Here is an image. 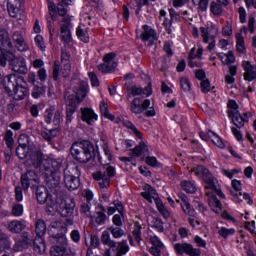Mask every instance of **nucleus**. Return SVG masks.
Masks as SVG:
<instances>
[{
	"label": "nucleus",
	"mask_w": 256,
	"mask_h": 256,
	"mask_svg": "<svg viewBox=\"0 0 256 256\" xmlns=\"http://www.w3.org/2000/svg\"><path fill=\"white\" fill-rule=\"evenodd\" d=\"M67 11H69V5L60 1L57 5L58 15H60V17H65Z\"/></svg>",
	"instance_id": "nucleus-60"
},
{
	"label": "nucleus",
	"mask_w": 256,
	"mask_h": 256,
	"mask_svg": "<svg viewBox=\"0 0 256 256\" xmlns=\"http://www.w3.org/2000/svg\"><path fill=\"white\" fill-rule=\"evenodd\" d=\"M70 151L73 159L78 163H89L95 160V146L89 140L75 142Z\"/></svg>",
	"instance_id": "nucleus-1"
},
{
	"label": "nucleus",
	"mask_w": 256,
	"mask_h": 256,
	"mask_svg": "<svg viewBox=\"0 0 256 256\" xmlns=\"http://www.w3.org/2000/svg\"><path fill=\"white\" fill-rule=\"evenodd\" d=\"M174 251H176L177 255L201 256V249L195 248L187 242L176 243L174 245Z\"/></svg>",
	"instance_id": "nucleus-9"
},
{
	"label": "nucleus",
	"mask_w": 256,
	"mask_h": 256,
	"mask_svg": "<svg viewBox=\"0 0 256 256\" xmlns=\"http://www.w3.org/2000/svg\"><path fill=\"white\" fill-rule=\"evenodd\" d=\"M44 121L48 125H50V123H53V125L57 127L59 123H61V112L55 109V107H50L49 109H46L44 113Z\"/></svg>",
	"instance_id": "nucleus-15"
},
{
	"label": "nucleus",
	"mask_w": 256,
	"mask_h": 256,
	"mask_svg": "<svg viewBox=\"0 0 256 256\" xmlns=\"http://www.w3.org/2000/svg\"><path fill=\"white\" fill-rule=\"evenodd\" d=\"M45 95V87L35 85L32 90V97L34 99H39V97H43Z\"/></svg>",
	"instance_id": "nucleus-55"
},
{
	"label": "nucleus",
	"mask_w": 256,
	"mask_h": 256,
	"mask_svg": "<svg viewBox=\"0 0 256 256\" xmlns=\"http://www.w3.org/2000/svg\"><path fill=\"white\" fill-rule=\"evenodd\" d=\"M81 119L87 125H94L98 119L97 114L91 108H81Z\"/></svg>",
	"instance_id": "nucleus-23"
},
{
	"label": "nucleus",
	"mask_w": 256,
	"mask_h": 256,
	"mask_svg": "<svg viewBox=\"0 0 256 256\" xmlns=\"http://www.w3.org/2000/svg\"><path fill=\"white\" fill-rule=\"evenodd\" d=\"M29 247V238L24 236L22 239L18 240L14 245V251H23Z\"/></svg>",
	"instance_id": "nucleus-48"
},
{
	"label": "nucleus",
	"mask_w": 256,
	"mask_h": 256,
	"mask_svg": "<svg viewBox=\"0 0 256 256\" xmlns=\"http://www.w3.org/2000/svg\"><path fill=\"white\" fill-rule=\"evenodd\" d=\"M127 93H131L132 97H149L153 93V90L151 89V84H149L145 88H141L139 86H126Z\"/></svg>",
	"instance_id": "nucleus-17"
},
{
	"label": "nucleus",
	"mask_w": 256,
	"mask_h": 256,
	"mask_svg": "<svg viewBox=\"0 0 256 256\" xmlns=\"http://www.w3.org/2000/svg\"><path fill=\"white\" fill-rule=\"evenodd\" d=\"M26 227L25 220H11L8 222L7 229L10 233H21Z\"/></svg>",
	"instance_id": "nucleus-33"
},
{
	"label": "nucleus",
	"mask_w": 256,
	"mask_h": 256,
	"mask_svg": "<svg viewBox=\"0 0 256 256\" xmlns=\"http://www.w3.org/2000/svg\"><path fill=\"white\" fill-rule=\"evenodd\" d=\"M76 35L78 39H80V41H83V43H89V32L87 31V29L78 26L76 28Z\"/></svg>",
	"instance_id": "nucleus-44"
},
{
	"label": "nucleus",
	"mask_w": 256,
	"mask_h": 256,
	"mask_svg": "<svg viewBox=\"0 0 256 256\" xmlns=\"http://www.w3.org/2000/svg\"><path fill=\"white\" fill-rule=\"evenodd\" d=\"M11 215H13V217H21V215H23V205L15 204L12 207Z\"/></svg>",
	"instance_id": "nucleus-62"
},
{
	"label": "nucleus",
	"mask_w": 256,
	"mask_h": 256,
	"mask_svg": "<svg viewBox=\"0 0 256 256\" xmlns=\"http://www.w3.org/2000/svg\"><path fill=\"white\" fill-rule=\"evenodd\" d=\"M228 110L227 115H237L239 113V104L235 100H229L227 103Z\"/></svg>",
	"instance_id": "nucleus-49"
},
{
	"label": "nucleus",
	"mask_w": 256,
	"mask_h": 256,
	"mask_svg": "<svg viewBox=\"0 0 256 256\" xmlns=\"http://www.w3.org/2000/svg\"><path fill=\"white\" fill-rule=\"evenodd\" d=\"M34 251L39 255H43L47 251V245L45 244V239L36 237L33 242Z\"/></svg>",
	"instance_id": "nucleus-38"
},
{
	"label": "nucleus",
	"mask_w": 256,
	"mask_h": 256,
	"mask_svg": "<svg viewBox=\"0 0 256 256\" xmlns=\"http://www.w3.org/2000/svg\"><path fill=\"white\" fill-rule=\"evenodd\" d=\"M115 175V167L107 166L105 170H100L92 174L93 179L98 182L100 189H109L111 179Z\"/></svg>",
	"instance_id": "nucleus-5"
},
{
	"label": "nucleus",
	"mask_w": 256,
	"mask_h": 256,
	"mask_svg": "<svg viewBox=\"0 0 256 256\" xmlns=\"http://www.w3.org/2000/svg\"><path fill=\"white\" fill-rule=\"evenodd\" d=\"M218 235L222 237V239H229V237H233L235 235V228H227V227H217Z\"/></svg>",
	"instance_id": "nucleus-43"
},
{
	"label": "nucleus",
	"mask_w": 256,
	"mask_h": 256,
	"mask_svg": "<svg viewBox=\"0 0 256 256\" xmlns=\"http://www.w3.org/2000/svg\"><path fill=\"white\" fill-rule=\"evenodd\" d=\"M58 211L62 217H71L75 211V200L73 198H65L62 196Z\"/></svg>",
	"instance_id": "nucleus-12"
},
{
	"label": "nucleus",
	"mask_w": 256,
	"mask_h": 256,
	"mask_svg": "<svg viewBox=\"0 0 256 256\" xmlns=\"http://www.w3.org/2000/svg\"><path fill=\"white\" fill-rule=\"evenodd\" d=\"M7 249H11V238L2 233L0 234V251H6Z\"/></svg>",
	"instance_id": "nucleus-45"
},
{
	"label": "nucleus",
	"mask_w": 256,
	"mask_h": 256,
	"mask_svg": "<svg viewBox=\"0 0 256 256\" xmlns=\"http://www.w3.org/2000/svg\"><path fill=\"white\" fill-rule=\"evenodd\" d=\"M7 11L13 19H17L21 15V0H8Z\"/></svg>",
	"instance_id": "nucleus-27"
},
{
	"label": "nucleus",
	"mask_w": 256,
	"mask_h": 256,
	"mask_svg": "<svg viewBox=\"0 0 256 256\" xmlns=\"http://www.w3.org/2000/svg\"><path fill=\"white\" fill-rule=\"evenodd\" d=\"M117 54L110 52L104 55L103 63L98 65L100 73H113L117 69Z\"/></svg>",
	"instance_id": "nucleus-7"
},
{
	"label": "nucleus",
	"mask_w": 256,
	"mask_h": 256,
	"mask_svg": "<svg viewBox=\"0 0 256 256\" xmlns=\"http://www.w3.org/2000/svg\"><path fill=\"white\" fill-rule=\"evenodd\" d=\"M62 23L63 24L60 27L62 39L65 43H71V29L73 28L71 17H64Z\"/></svg>",
	"instance_id": "nucleus-18"
},
{
	"label": "nucleus",
	"mask_w": 256,
	"mask_h": 256,
	"mask_svg": "<svg viewBox=\"0 0 256 256\" xmlns=\"http://www.w3.org/2000/svg\"><path fill=\"white\" fill-rule=\"evenodd\" d=\"M141 229V224H139V222H136L133 227L132 235L137 243H141Z\"/></svg>",
	"instance_id": "nucleus-54"
},
{
	"label": "nucleus",
	"mask_w": 256,
	"mask_h": 256,
	"mask_svg": "<svg viewBox=\"0 0 256 256\" xmlns=\"http://www.w3.org/2000/svg\"><path fill=\"white\" fill-rule=\"evenodd\" d=\"M71 54L69 52L62 50L61 54V70L60 73L63 77H69L71 73Z\"/></svg>",
	"instance_id": "nucleus-20"
},
{
	"label": "nucleus",
	"mask_w": 256,
	"mask_h": 256,
	"mask_svg": "<svg viewBox=\"0 0 256 256\" xmlns=\"http://www.w3.org/2000/svg\"><path fill=\"white\" fill-rule=\"evenodd\" d=\"M228 117L238 129H241V127L245 126V123L249 122V116L247 113L241 115V113L237 112V114H230Z\"/></svg>",
	"instance_id": "nucleus-29"
},
{
	"label": "nucleus",
	"mask_w": 256,
	"mask_h": 256,
	"mask_svg": "<svg viewBox=\"0 0 256 256\" xmlns=\"http://www.w3.org/2000/svg\"><path fill=\"white\" fill-rule=\"evenodd\" d=\"M13 43L18 51H29V46L25 42V38L19 31H15L12 34Z\"/></svg>",
	"instance_id": "nucleus-28"
},
{
	"label": "nucleus",
	"mask_w": 256,
	"mask_h": 256,
	"mask_svg": "<svg viewBox=\"0 0 256 256\" xmlns=\"http://www.w3.org/2000/svg\"><path fill=\"white\" fill-rule=\"evenodd\" d=\"M192 173L196 175V177H199L204 181L205 189L206 191H210V193H213L214 195H218V197H221V199H225V194L221 191L219 187H217V180L211 174L209 169L205 168L203 165H199L192 169Z\"/></svg>",
	"instance_id": "nucleus-2"
},
{
	"label": "nucleus",
	"mask_w": 256,
	"mask_h": 256,
	"mask_svg": "<svg viewBox=\"0 0 256 256\" xmlns=\"http://www.w3.org/2000/svg\"><path fill=\"white\" fill-rule=\"evenodd\" d=\"M50 243H56V245H54L50 248V256L68 255L67 247L69 245V242L67 241V239H64V241L50 240Z\"/></svg>",
	"instance_id": "nucleus-16"
},
{
	"label": "nucleus",
	"mask_w": 256,
	"mask_h": 256,
	"mask_svg": "<svg viewBox=\"0 0 256 256\" xmlns=\"http://www.w3.org/2000/svg\"><path fill=\"white\" fill-rule=\"evenodd\" d=\"M101 241L103 245H107L108 247H110V249H115V247H117V242L111 239V234H109V231H104L102 233Z\"/></svg>",
	"instance_id": "nucleus-41"
},
{
	"label": "nucleus",
	"mask_w": 256,
	"mask_h": 256,
	"mask_svg": "<svg viewBox=\"0 0 256 256\" xmlns=\"http://www.w3.org/2000/svg\"><path fill=\"white\" fill-rule=\"evenodd\" d=\"M61 160L57 159H46L44 161V172L42 174L46 179H51L59 169H61Z\"/></svg>",
	"instance_id": "nucleus-11"
},
{
	"label": "nucleus",
	"mask_w": 256,
	"mask_h": 256,
	"mask_svg": "<svg viewBox=\"0 0 256 256\" xmlns=\"http://www.w3.org/2000/svg\"><path fill=\"white\" fill-rule=\"evenodd\" d=\"M143 30L141 34L142 41L148 42L150 46L153 45V42L157 41V32L149 25H144Z\"/></svg>",
	"instance_id": "nucleus-24"
},
{
	"label": "nucleus",
	"mask_w": 256,
	"mask_h": 256,
	"mask_svg": "<svg viewBox=\"0 0 256 256\" xmlns=\"http://www.w3.org/2000/svg\"><path fill=\"white\" fill-rule=\"evenodd\" d=\"M151 105V100L145 99L142 100L141 97H135L130 102V111L134 113V115H141L144 111H147Z\"/></svg>",
	"instance_id": "nucleus-10"
},
{
	"label": "nucleus",
	"mask_w": 256,
	"mask_h": 256,
	"mask_svg": "<svg viewBox=\"0 0 256 256\" xmlns=\"http://www.w3.org/2000/svg\"><path fill=\"white\" fill-rule=\"evenodd\" d=\"M152 227L156 229L158 233H163L165 231V227L163 226V220L161 218H154L152 220Z\"/></svg>",
	"instance_id": "nucleus-57"
},
{
	"label": "nucleus",
	"mask_w": 256,
	"mask_h": 256,
	"mask_svg": "<svg viewBox=\"0 0 256 256\" xmlns=\"http://www.w3.org/2000/svg\"><path fill=\"white\" fill-rule=\"evenodd\" d=\"M45 161H47V158H45L43 152L41 150H36L29 155L26 165L38 169L40 175H43L45 171Z\"/></svg>",
	"instance_id": "nucleus-6"
},
{
	"label": "nucleus",
	"mask_w": 256,
	"mask_h": 256,
	"mask_svg": "<svg viewBox=\"0 0 256 256\" xmlns=\"http://www.w3.org/2000/svg\"><path fill=\"white\" fill-rule=\"evenodd\" d=\"M124 126H126L127 129H130V131L136 136L138 137V139H141L142 138V135H141V131H139L137 129V127H135L133 125V123L131 121H125L124 122Z\"/></svg>",
	"instance_id": "nucleus-58"
},
{
	"label": "nucleus",
	"mask_w": 256,
	"mask_h": 256,
	"mask_svg": "<svg viewBox=\"0 0 256 256\" xmlns=\"http://www.w3.org/2000/svg\"><path fill=\"white\" fill-rule=\"evenodd\" d=\"M210 13H213L215 17H221L223 15V6L220 3L212 1L210 3Z\"/></svg>",
	"instance_id": "nucleus-46"
},
{
	"label": "nucleus",
	"mask_w": 256,
	"mask_h": 256,
	"mask_svg": "<svg viewBox=\"0 0 256 256\" xmlns=\"http://www.w3.org/2000/svg\"><path fill=\"white\" fill-rule=\"evenodd\" d=\"M89 88V85L86 82H81L79 85L78 90L76 91V98L79 102L83 101L85 97H87V89Z\"/></svg>",
	"instance_id": "nucleus-42"
},
{
	"label": "nucleus",
	"mask_w": 256,
	"mask_h": 256,
	"mask_svg": "<svg viewBox=\"0 0 256 256\" xmlns=\"http://www.w3.org/2000/svg\"><path fill=\"white\" fill-rule=\"evenodd\" d=\"M133 155L135 157H141V155H149V148L145 144V142H140L139 145H137L133 150H132Z\"/></svg>",
	"instance_id": "nucleus-40"
},
{
	"label": "nucleus",
	"mask_w": 256,
	"mask_h": 256,
	"mask_svg": "<svg viewBox=\"0 0 256 256\" xmlns=\"http://www.w3.org/2000/svg\"><path fill=\"white\" fill-rule=\"evenodd\" d=\"M9 65L12 71L15 73H27V66L25 65V60H20L19 58L12 56L9 60Z\"/></svg>",
	"instance_id": "nucleus-25"
},
{
	"label": "nucleus",
	"mask_w": 256,
	"mask_h": 256,
	"mask_svg": "<svg viewBox=\"0 0 256 256\" xmlns=\"http://www.w3.org/2000/svg\"><path fill=\"white\" fill-rule=\"evenodd\" d=\"M13 49V42H11V37H9V32L5 29H0V51L1 53H9Z\"/></svg>",
	"instance_id": "nucleus-19"
},
{
	"label": "nucleus",
	"mask_w": 256,
	"mask_h": 256,
	"mask_svg": "<svg viewBox=\"0 0 256 256\" xmlns=\"http://www.w3.org/2000/svg\"><path fill=\"white\" fill-rule=\"evenodd\" d=\"M119 249L115 256H123L129 253V244H127V240H122L118 243Z\"/></svg>",
	"instance_id": "nucleus-51"
},
{
	"label": "nucleus",
	"mask_w": 256,
	"mask_h": 256,
	"mask_svg": "<svg viewBox=\"0 0 256 256\" xmlns=\"http://www.w3.org/2000/svg\"><path fill=\"white\" fill-rule=\"evenodd\" d=\"M80 212L86 217H91V203L87 202L81 205Z\"/></svg>",
	"instance_id": "nucleus-64"
},
{
	"label": "nucleus",
	"mask_w": 256,
	"mask_h": 256,
	"mask_svg": "<svg viewBox=\"0 0 256 256\" xmlns=\"http://www.w3.org/2000/svg\"><path fill=\"white\" fill-rule=\"evenodd\" d=\"M242 67L244 70L245 81H255L256 79V65L251 64L249 61H243Z\"/></svg>",
	"instance_id": "nucleus-26"
},
{
	"label": "nucleus",
	"mask_w": 256,
	"mask_h": 256,
	"mask_svg": "<svg viewBox=\"0 0 256 256\" xmlns=\"http://www.w3.org/2000/svg\"><path fill=\"white\" fill-rule=\"evenodd\" d=\"M69 225H73L72 219L52 221L48 227L49 241H65Z\"/></svg>",
	"instance_id": "nucleus-3"
},
{
	"label": "nucleus",
	"mask_w": 256,
	"mask_h": 256,
	"mask_svg": "<svg viewBox=\"0 0 256 256\" xmlns=\"http://www.w3.org/2000/svg\"><path fill=\"white\" fill-rule=\"evenodd\" d=\"M79 177H81V170L77 164H69L64 169V183L69 191L79 189L81 185Z\"/></svg>",
	"instance_id": "nucleus-4"
},
{
	"label": "nucleus",
	"mask_w": 256,
	"mask_h": 256,
	"mask_svg": "<svg viewBox=\"0 0 256 256\" xmlns=\"http://www.w3.org/2000/svg\"><path fill=\"white\" fill-rule=\"evenodd\" d=\"M4 141L8 147V149H11L13 147V144L15 143V140H13V131L7 130L4 135Z\"/></svg>",
	"instance_id": "nucleus-59"
},
{
	"label": "nucleus",
	"mask_w": 256,
	"mask_h": 256,
	"mask_svg": "<svg viewBox=\"0 0 256 256\" xmlns=\"http://www.w3.org/2000/svg\"><path fill=\"white\" fill-rule=\"evenodd\" d=\"M236 51L238 53H245V39L242 33L236 34Z\"/></svg>",
	"instance_id": "nucleus-47"
},
{
	"label": "nucleus",
	"mask_w": 256,
	"mask_h": 256,
	"mask_svg": "<svg viewBox=\"0 0 256 256\" xmlns=\"http://www.w3.org/2000/svg\"><path fill=\"white\" fill-rule=\"evenodd\" d=\"M49 197V190L47 187L41 185L36 188V199L40 205H45L47 198Z\"/></svg>",
	"instance_id": "nucleus-34"
},
{
	"label": "nucleus",
	"mask_w": 256,
	"mask_h": 256,
	"mask_svg": "<svg viewBox=\"0 0 256 256\" xmlns=\"http://www.w3.org/2000/svg\"><path fill=\"white\" fill-rule=\"evenodd\" d=\"M62 200L63 194L61 193L48 194V198L45 201L46 208L50 213L52 211H58Z\"/></svg>",
	"instance_id": "nucleus-14"
},
{
	"label": "nucleus",
	"mask_w": 256,
	"mask_h": 256,
	"mask_svg": "<svg viewBox=\"0 0 256 256\" xmlns=\"http://www.w3.org/2000/svg\"><path fill=\"white\" fill-rule=\"evenodd\" d=\"M13 97L16 101H23L29 95V89L23 85H17L13 90Z\"/></svg>",
	"instance_id": "nucleus-35"
},
{
	"label": "nucleus",
	"mask_w": 256,
	"mask_h": 256,
	"mask_svg": "<svg viewBox=\"0 0 256 256\" xmlns=\"http://www.w3.org/2000/svg\"><path fill=\"white\" fill-rule=\"evenodd\" d=\"M180 187L183 189V191L190 193L191 195L197 193V185H195L190 180H182L180 182Z\"/></svg>",
	"instance_id": "nucleus-39"
},
{
	"label": "nucleus",
	"mask_w": 256,
	"mask_h": 256,
	"mask_svg": "<svg viewBox=\"0 0 256 256\" xmlns=\"http://www.w3.org/2000/svg\"><path fill=\"white\" fill-rule=\"evenodd\" d=\"M39 181V174L33 169L28 168L26 173L21 175V185L24 191H27V189H29L31 186L33 187L39 184Z\"/></svg>",
	"instance_id": "nucleus-8"
},
{
	"label": "nucleus",
	"mask_w": 256,
	"mask_h": 256,
	"mask_svg": "<svg viewBox=\"0 0 256 256\" xmlns=\"http://www.w3.org/2000/svg\"><path fill=\"white\" fill-rule=\"evenodd\" d=\"M209 133L211 135H213V137H214V139L212 140L214 145H216V147H219V149H224L225 148V144L223 143V140L221 139V137H219V135H217L213 131H209Z\"/></svg>",
	"instance_id": "nucleus-61"
},
{
	"label": "nucleus",
	"mask_w": 256,
	"mask_h": 256,
	"mask_svg": "<svg viewBox=\"0 0 256 256\" xmlns=\"http://www.w3.org/2000/svg\"><path fill=\"white\" fill-rule=\"evenodd\" d=\"M180 87L184 93H189L191 91V81L187 77L180 78Z\"/></svg>",
	"instance_id": "nucleus-56"
},
{
	"label": "nucleus",
	"mask_w": 256,
	"mask_h": 256,
	"mask_svg": "<svg viewBox=\"0 0 256 256\" xmlns=\"http://www.w3.org/2000/svg\"><path fill=\"white\" fill-rule=\"evenodd\" d=\"M169 15L172 23H180L181 22V14L177 13L175 9L170 8L169 9Z\"/></svg>",
	"instance_id": "nucleus-63"
},
{
	"label": "nucleus",
	"mask_w": 256,
	"mask_h": 256,
	"mask_svg": "<svg viewBox=\"0 0 256 256\" xmlns=\"http://www.w3.org/2000/svg\"><path fill=\"white\" fill-rule=\"evenodd\" d=\"M23 81L22 78L17 77L15 74H11L5 76L1 82V85L8 93V95L13 96V91H15V87Z\"/></svg>",
	"instance_id": "nucleus-13"
},
{
	"label": "nucleus",
	"mask_w": 256,
	"mask_h": 256,
	"mask_svg": "<svg viewBox=\"0 0 256 256\" xmlns=\"http://www.w3.org/2000/svg\"><path fill=\"white\" fill-rule=\"evenodd\" d=\"M47 233V224L43 219H37L35 222V234L36 237L43 238Z\"/></svg>",
	"instance_id": "nucleus-36"
},
{
	"label": "nucleus",
	"mask_w": 256,
	"mask_h": 256,
	"mask_svg": "<svg viewBox=\"0 0 256 256\" xmlns=\"http://www.w3.org/2000/svg\"><path fill=\"white\" fill-rule=\"evenodd\" d=\"M75 111H77V102L73 99V96H69L66 99V125L72 123Z\"/></svg>",
	"instance_id": "nucleus-21"
},
{
	"label": "nucleus",
	"mask_w": 256,
	"mask_h": 256,
	"mask_svg": "<svg viewBox=\"0 0 256 256\" xmlns=\"http://www.w3.org/2000/svg\"><path fill=\"white\" fill-rule=\"evenodd\" d=\"M179 199H181V207L185 215H189V217H195V210L191 208V204L189 203V198L184 193L179 194Z\"/></svg>",
	"instance_id": "nucleus-31"
},
{
	"label": "nucleus",
	"mask_w": 256,
	"mask_h": 256,
	"mask_svg": "<svg viewBox=\"0 0 256 256\" xmlns=\"http://www.w3.org/2000/svg\"><path fill=\"white\" fill-rule=\"evenodd\" d=\"M206 195L208 196L209 207L212 211H214V213H221V211H223V204H221L219 198L209 190H206Z\"/></svg>",
	"instance_id": "nucleus-22"
},
{
	"label": "nucleus",
	"mask_w": 256,
	"mask_h": 256,
	"mask_svg": "<svg viewBox=\"0 0 256 256\" xmlns=\"http://www.w3.org/2000/svg\"><path fill=\"white\" fill-rule=\"evenodd\" d=\"M155 205L160 215H162L164 219H169V217H171V211H169V209H167V206L163 204L161 198H155Z\"/></svg>",
	"instance_id": "nucleus-37"
},
{
	"label": "nucleus",
	"mask_w": 256,
	"mask_h": 256,
	"mask_svg": "<svg viewBox=\"0 0 256 256\" xmlns=\"http://www.w3.org/2000/svg\"><path fill=\"white\" fill-rule=\"evenodd\" d=\"M141 197L146 199L148 203H153V199L155 203V199H159V197H157V190H155V188L151 187L149 184L144 186V192H141Z\"/></svg>",
	"instance_id": "nucleus-32"
},
{
	"label": "nucleus",
	"mask_w": 256,
	"mask_h": 256,
	"mask_svg": "<svg viewBox=\"0 0 256 256\" xmlns=\"http://www.w3.org/2000/svg\"><path fill=\"white\" fill-rule=\"evenodd\" d=\"M192 3L202 12L207 11L209 7V0H192Z\"/></svg>",
	"instance_id": "nucleus-53"
},
{
	"label": "nucleus",
	"mask_w": 256,
	"mask_h": 256,
	"mask_svg": "<svg viewBox=\"0 0 256 256\" xmlns=\"http://www.w3.org/2000/svg\"><path fill=\"white\" fill-rule=\"evenodd\" d=\"M231 185L233 190H231L230 193L234 197V202L241 203V201H243V199H241V197H243V193H241V181L234 179L232 180Z\"/></svg>",
	"instance_id": "nucleus-30"
},
{
	"label": "nucleus",
	"mask_w": 256,
	"mask_h": 256,
	"mask_svg": "<svg viewBox=\"0 0 256 256\" xmlns=\"http://www.w3.org/2000/svg\"><path fill=\"white\" fill-rule=\"evenodd\" d=\"M100 113L103 115V117L109 119L110 121L115 120V116L109 113V106L105 102L100 103Z\"/></svg>",
	"instance_id": "nucleus-50"
},
{
	"label": "nucleus",
	"mask_w": 256,
	"mask_h": 256,
	"mask_svg": "<svg viewBox=\"0 0 256 256\" xmlns=\"http://www.w3.org/2000/svg\"><path fill=\"white\" fill-rule=\"evenodd\" d=\"M108 231H110V233L114 239H121V237H123V235H125V230L121 229L119 226L118 227H110L108 229Z\"/></svg>",
	"instance_id": "nucleus-52"
}]
</instances>
